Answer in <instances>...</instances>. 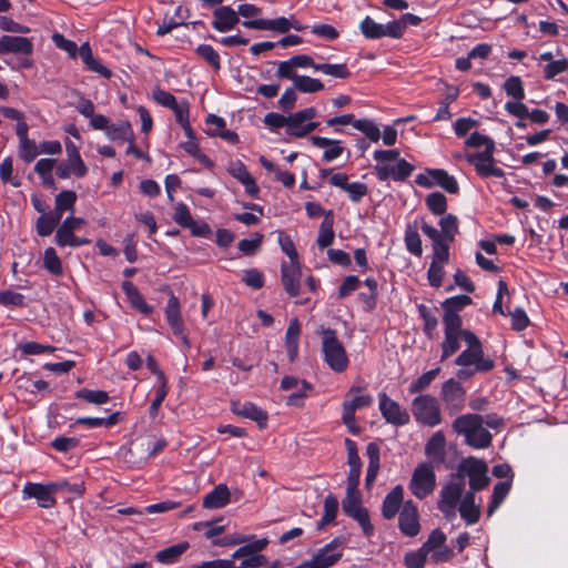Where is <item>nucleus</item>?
<instances>
[{"label": "nucleus", "mask_w": 568, "mask_h": 568, "mask_svg": "<svg viewBox=\"0 0 568 568\" xmlns=\"http://www.w3.org/2000/svg\"><path fill=\"white\" fill-rule=\"evenodd\" d=\"M439 372L440 368L436 367L424 373L422 376H419L415 382L410 384L409 393L416 394L426 389L430 385V383L436 378Z\"/></svg>", "instance_id": "58"}, {"label": "nucleus", "mask_w": 568, "mask_h": 568, "mask_svg": "<svg viewBox=\"0 0 568 568\" xmlns=\"http://www.w3.org/2000/svg\"><path fill=\"white\" fill-rule=\"evenodd\" d=\"M438 224L440 226V231L427 222L422 221L420 230L432 241V245H436L438 243L440 246L449 250V243H452L458 234V219L453 214H444L442 215Z\"/></svg>", "instance_id": "7"}, {"label": "nucleus", "mask_w": 568, "mask_h": 568, "mask_svg": "<svg viewBox=\"0 0 568 568\" xmlns=\"http://www.w3.org/2000/svg\"><path fill=\"white\" fill-rule=\"evenodd\" d=\"M187 549L189 542L183 541L158 551L155 559L161 564L170 565L175 562Z\"/></svg>", "instance_id": "40"}, {"label": "nucleus", "mask_w": 568, "mask_h": 568, "mask_svg": "<svg viewBox=\"0 0 568 568\" xmlns=\"http://www.w3.org/2000/svg\"><path fill=\"white\" fill-rule=\"evenodd\" d=\"M412 414L416 422L424 426L435 427L443 422L438 399L429 394L419 395L413 399Z\"/></svg>", "instance_id": "6"}, {"label": "nucleus", "mask_w": 568, "mask_h": 568, "mask_svg": "<svg viewBox=\"0 0 568 568\" xmlns=\"http://www.w3.org/2000/svg\"><path fill=\"white\" fill-rule=\"evenodd\" d=\"M243 26L248 29H255V30H273L281 33L287 32L292 23L290 20L285 17H281L274 20L268 19H256V20H248L243 21Z\"/></svg>", "instance_id": "29"}, {"label": "nucleus", "mask_w": 568, "mask_h": 568, "mask_svg": "<svg viewBox=\"0 0 568 568\" xmlns=\"http://www.w3.org/2000/svg\"><path fill=\"white\" fill-rule=\"evenodd\" d=\"M60 219L52 212L43 213L37 219L36 230L40 236H49L59 224Z\"/></svg>", "instance_id": "45"}, {"label": "nucleus", "mask_w": 568, "mask_h": 568, "mask_svg": "<svg viewBox=\"0 0 568 568\" xmlns=\"http://www.w3.org/2000/svg\"><path fill=\"white\" fill-rule=\"evenodd\" d=\"M282 283L285 292L290 296H298L301 291V266L297 262H283L282 267Z\"/></svg>", "instance_id": "22"}, {"label": "nucleus", "mask_w": 568, "mask_h": 568, "mask_svg": "<svg viewBox=\"0 0 568 568\" xmlns=\"http://www.w3.org/2000/svg\"><path fill=\"white\" fill-rule=\"evenodd\" d=\"M322 349L324 359L331 369L342 373L347 368L348 357L346 351L337 339L334 329L326 328L322 331Z\"/></svg>", "instance_id": "5"}, {"label": "nucleus", "mask_w": 568, "mask_h": 568, "mask_svg": "<svg viewBox=\"0 0 568 568\" xmlns=\"http://www.w3.org/2000/svg\"><path fill=\"white\" fill-rule=\"evenodd\" d=\"M281 388L283 390H292V394L286 398V404L288 406L301 407L313 386L304 379L285 376L281 382Z\"/></svg>", "instance_id": "17"}, {"label": "nucleus", "mask_w": 568, "mask_h": 568, "mask_svg": "<svg viewBox=\"0 0 568 568\" xmlns=\"http://www.w3.org/2000/svg\"><path fill=\"white\" fill-rule=\"evenodd\" d=\"M427 209L434 214L442 216L447 210V199L443 193L433 192L425 199Z\"/></svg>", "instance_id": "50"}, {"label": "nucleus", "mask_w": 568, "mask_h": 568, "mask_svg": "<svg viewBox=\"0 0 568 568\" xmlns=\"http://www.w3.org/2000/svg\"><path fill=\"white\" fill-rule=\"evenodd\" d=\"M43 267L54 276L63 274L62 262L53 247H47L43 254Z\"/></svg>", "instance_id": "46"}, {"label": "nucleus", "mask_w": 568, "mask_h": 568, "mask_svg": "<svg viewBox=\"0 0 568 568\" xmlns=\"http://www.w3.org/2000/svg\"><path fill=\"white\" fill-rule=\"evenodd\" d=\"M54 486L50 484L27 483L22 489L24 499L34 498L41 508H52L57 504Z\"/></svg>", "instance_id": "16"}, {"label": "nucleus", "mask_w": 568, "mask_h": 568, "mask_svg": "<svg viewBox=\"0 0 568 568\" xmlns=\"http://www.w3.org/2000/svg\"><path fill=\"white\" fill-rule=\"evenodd\" d=\"M268 542L270 541L267 538L256 539L255 536H253V539L242 544L243 546H241L232 554L231 559L234 561L235 559H246L251 556L261 555L260 552L266 548Z\"/></svg>", "instance_id": "35"}, {"label": "nucleus", "mask_w": 568, "mask_h": 568, "mask_svg": "<svg viewBox=\"0 0 568 568\" xmlns=\"http://www.w3.org/2000/svg\"><path fill=\"white\" fill-rule=\"evenodd\" d=\"M566 71L568 72V59L562 58L559 60L550 61V63H547L544 67V78L546 80H552Z\"/></svg>", "instance_id": "60"}, {"label": "nucleus", "mask_w": 568, "mask_h": 568, "mask_svg": "<svg viewBox=\"0 0 568 568\" xmlns=\"http://www.w3.org/2000/svg\"><path fill=\"white\" fill-rule=\"evenodd\" d=\"M316 116L314 108H306L288 115L287 134L295 138H303L313 132L320 125L313 121Z\"/></svg>", "instance_id": "12"}, {"label": "nucleus", "mask_w": 568, "mask_h": 568, "mask_svg": "<svg viewBox=\"0 0 568 568\" xmlns=\"http://www.w3.org/2000/svg\"><path fill=\"white\" fill-rule=\"evenodd\" d=\"M119 422V413L111 414L109 417H79L75 420L78 425H85L90 428L113 426Z\"/></svg>", "instance_id": "52"}, {"label": "nucleus", "mask_w": 568, "mask_h": 568, "mask_svg": "<svg viewBox=\"0 0 568 568\" xmlns=\"http://www.w3.org/2000/svg\"><path fill=\"white\" fill-rule=\"evenodd\" d=\"M510 480L500 481L494 486L491 501L489 503L487 508L488 516H491L497 510V508L503 504V501L505 500L510 490Z\"/></svg>", "instance_id": "43"}, {"label": "nucleus", "mask_w": 568, "mask_h": 568, "mask_svg": "<svg viewBox=\"0 0 568 568\" xmlns=\"http://www.w3.org/2000/svg\"><path fill=\"white\" fill-rule=\"evenodd\" d=\"M413 171L414 166L404 159L398 160L394 165L377 164L375 166L376 175L381 181H386L388 179H393L394 181H404Z\"/></svg>", "instance_id": "23"}, {"label": "nucleus", "mask_w": 568, "mask_h": 568, "mask_svg": "<svg viewBox=\"0 0 568 568\" xmlns=\"http://www.w3.org/2000/svg\"><path fill=\"white\" fill-rule=\"evenodd\" d=\"M314 70L322 72L324 74L331 75L333 78L338 79H347L351 75V72L346 64H329V63H318L314 65Z\"/></svg>", "instance_id": "51"}, {"label": "nucleus", "mask_w": 568, "mask_h": 568, "mask_svg": "<svg viewBox=\"0 0 568 568\" xmlns=\"http://www.w3.org/2000/svg\"><path fill=\"white\" fill-rule=\"evenodd\" d=\"M398 527L402 534L408 537H415L420 531L417 506L407 500L403 504V508L398 517Z\"/></svg>", "instance_id": "19"}, {"label": "nucleus", "mask_w": 568, "mask_h": 568, "mask_svg": "<svg viewBox=\"0 0 568 568\" xmlns=\"http://www.w3.org/2000/svg\"><path fill=\"white\" fill-rule=\"evenodd\" d=\"M77 397L93 404H104L109 400V395L104 390L81 389L77 393Z\"/></svg>", "instance_id": "64"}, {"label": "nucleus", "mask_w": 568, "mask_h": 568, "mask_svg": "<svg viewBox=\"0 0 568 568\" xmlns=\"http://www.w3.org/2000/svg\"><path fill=\"white\" fill-rule=\"evenodd\" d=\"M0 305L6 307H21L24 305V296L10 290L0 291Z\"/></svg>", "instance_id": "63"}, {"label": "nucleus", "mask_w": 568, "mask_h": 568, "mask_svg": "<svg viewBox=\"0 0 568 568\" xmlns=\"http://www.w3.org/2000/svg\"><path fill=\"white\" fill-rule=\"evenodd\" d=\"M231 494L225 485L216 486L203 499V507L207 509H217L230 503Z\"/></svg>", "instance_id": "34"}, {"label": "nucleus", "mask_w": 568, "mask_h": 568, "mask_svg": "<svg viewBox=\"0 0 568 568\" xmlns=\"http://www.w3.org/2000/svg\"><path fill=\"white\" fill-rule=\"evenodd\" d=\"M333 240H334L333 217H332V211H329L326 214L325 220L321 224L318 237H317V245L321 248H325L333 243Z\"/></svg>", "instance_id": "47"}, {"label": "nucleus", "mask_w": 568, "mask_h": 568, "mask_svg": "<svg viewBox=\"0 0 568 568\" xmlns=\"http://www.w3.org/2000/svg\"><path fill=\"white\" fill-rule=\"evenodd\" d=\"M444 339L440 344L442 356L440 362L446 361L460 348V341L466 343V334H474L469 329H463V321L460 316L454 314H444Z\"/></svg>", "instance_id": "4"}, {"label": "nucleus", "mask_w": 568, "mask_h": 568, "mask_svg": "<svg viewBox=\"0 0 568 568\" xmlns=\"http://www.w3.org/2000/svg\"><path fill=\"white\" fill-rule=\"evenodd\" d=\"M446 439L442 432L432 435L425 446V454L434 460L442 462L445 456Z\"/></svg>", "instance_id": "39"}, {"label": "nucleus", "mask_w": 568, "mask_h": 568, "mask_svg": "<svg viewBox=\"0 0 568 568\" xmlns=\"http://www.w3.org/2000/svg\"><path fill=\"white\" fill-rule=\"evenodd\" d=\"M433 256L427 272V278L433 287H440L444 280V266L449 261V251L447 247L440 246L438 243L432 245Z\"/></svg>", "instance_id": "15"}, {"label": "nucleus", "mask_w": 568, "mask_h": 568, "mask_svg": "<svg viewBox=\"0 0 568 568\" xmlns=\"http://www.w3.org/2000/svg\"><path fill=\"white\" fill-rule=\"evenodd\" d=\"M415 182L417 185L427 189L438 185L450 194H456L459 191L457 180L443 169L426 170V172L416 176Z\"/></svg>", "instance_id": "11"}, {"label": "nucleus", "mask_w": 568, "mask_h": 568, "mask_svg": "<svg viewBox=\"0 0 568 568\" xmlns=\"http://www.w3.org/2000/svg\"><path fill=\"white\" fill-rule=\"evenodd\" d=\"M343 511L356 520L364 535L371 537L374 534V526L371 523L368 510L362 506L361 497L357 491L346 490V497L342 501Z\"/></svg>", "instance_id": "10"}, {"label": "nucleus", "mask_w": 568, "mask_h": 568, "mask_svg": "<svg viewBox=\"0 0 568 568\" xmlns=\"http://www.w3.org/2000/svg\"><path fill=\"white\" fill-rule=\"evenodd\" d=\"M404 489L400 485L395 486L384 498L382 515L385 519H393L399 511L403 504Z\"/></svg>", "instance_id": "28"}, {"label": "nucleus", "mask_w": 568, "mask_h": 568, "mask_svg": "<svg viewBox=\"0 0 568 568\" xmlns=\"http://www.w3.org/2000/svg\"><path fill=\"white\" fill-rule=\"evenodd\" d=\"M106 136L110 140H131L132 139V129L129 122L123 121L119 124L109 125L105 131Z\"/></svg>", "instance_id": "54"}, {"label": "nucleus", "mask_w": 568, "mask_h": 568, "mask_svg": "<svg viewBox=\"0 0 568 568\" xmlns=\"http://www.w3.org/2000/svg\"><path fill=\"white\" fill-rule=\"evenodd\" d=\"M294 88L304 93H315L324 89V84L318 80L307 75H300L295 79Z\"/></svg>", "instance_id": "53"}, {"label": "nucleus", "mask_w": 568, "mask_h": 568, "mask_svg": "<svg viewBox=\"0 0 568 568\" xmlns=\"http://www.w3.org/2000/svg\"><path fill=\"white\" fill-rule=\"evenodd\" d=\"M470 304H471V298L468 295H457V296L449 297L443 303V307L445 311L444 314L452 313L455 316H459L458 312Z\"/></svg>", "instance_id": "55"}, {"label": "nucleus", "mask_w": 568, "mask_h": 568, "mask_svg": "<svg viewBox=\"0 0 568 568\" xmlns=\"http://www.w3.org/2000/svg\"><path fill=\"white\" fill-rule=\"evenodd\" d=\"M459 514L462 518L468 524L474 525L480 517V506L475 501V493L467 491L459 505Z\"/></svg>", "instance_id": "32"}, {"label": "nucleus", "mask_w": 568, "mask_h": 568, "mask_svg": "<svg viewBox=\"0 0 568 568\" xmlns=\"http://www.w3.org/2000/svg\"><path fill=\"white\" fill-rule=\"evenodd\" d=\"M436 487V475L434 467L429 463L419 464L413 471L408 488L412 494L424 499L430 495Z\"/></svg>", "instance_id": "8"}, {"label": "nucleus", "mask_w": 568, "mask_h": 568, "mask_svg": "<svg viewBox=\"0 0 568 568\" xmlns=\"http://www.w3.org/2000/svg\"><path fill=\"white\" fill-rule=\"evenodd\" d=\"M240 19L237 12L229 6H222L214 10L212 27L219 32L232 30Z\"/></svg>", "instance_id": "26"}, {"label": "nucleus", "mask_w": 568, "mask_h": 568, "mask_svg": "<svg viewBox=\"0 0 568 568\" xmlns=\"http://www.w3.org/2000/svg\"><path fill=\"white\" fill-rule=\"evenodd\" d=\"M364 387L359 385H352L345 395L343 402V410L355 413L357 409L369 407L374 398L369 394L363 393Z\"/></svg>", "instance_id": "24"}, {"label": "nucleus", "mask_w": 568, "mask_h": 568, "mask_svg": "<svg viewBox=\"0 0 568 568\" xmlns=\"http://www.w3.org/2000/svg\"><path fill=\"white\" fill-rule=\"evenodd\" d=\"M427 552L423 547L405 555L404 562L407 568H423L427 559Z\"/></svg>", "instance_id": "62"}, {"label": "nucleus", "mask_w": 568, "mask_h": 568, "mask_svg": "<svg viewBox=\"0 0 568 568\" xmlns=\"http://www.w3.org/2000/svg\"><path fill=\"white\" fill-rule=\"evenodd\" d=\"M504 90L507 93V95L514 98L515 100L525 99V90L523 81L519 77H509L504 83Z\"/></svg>", "instance_id": "57"}, {"label": "nucleus", "mask_w": 568, "mask_h": 568, "mask_svg": "<svg viewBox=\"0 0 568 568\" xmlns=\"http://www.w3.org/2000/svg\"><path fill=\"white\" fill-rule=\"evenodd\" d=\"M195 51L203 60H205L215 70H219L221 68L220 55L212 45L200 44Z\"/></svg>", "instance_id": "61"}, {"label": "nucleus", "mask_w": 568, "mask_h": 568, "mask_svg": "<svg viewBox=\"0 0 568 568\" xmlns=\"http://www.w3.org/2000/svg\"><path fill=\"white\" fill-rule=\"evenodd\" d=\"M353 126L363 132L371 141L377 142L381 139L378 126L371 120H356Z\"/></svg>", "instance_id": "59"}, {"label": "nucleus", "mask_w": 568, "mask_h": 568, "mask_svg": "<svg viewBox=\"0 0 568 568\" xmlns=\"http://www.w3.org/2000/svg\"><path fill=\"white\" fill-rule=\"evenodd\" d=\"M122 288H123L130 304L134 308L139 310L143 314H150L153 311L152 306H150L144 301L143 296L141 295V293L139 292V290L135 287V285L132 282H130V281L123 282Z\"/></svg>", "instance_id": "37"}, {"label": "nucleus", "mask_w": 568, "mask_h": 568, "mask_svg": "<svg viewBox=\"0 0 568 568\" xmlns=\"http://www.w3.org/2000/svg\"><path fill=\"white\" fill-rule=\"evenodd\" d=\"M466 345L467 347L455 359V364L459 367L456 373L459 381L494 369L495 362L485 356L483 344L475 334H466Z\"/></svg>", "instance_id": "2"}, {"label": "nucleus", "mask_w": 568, "mask_h": 568, "mask_svg": "<svg viewBox=\"0 0 568 568\" xmlns=\"http://www.w3.org/2000/svg\"><path fill=\"white\" fill-rule=\"evenodd\" d=\"M455 433L464 436L465 443L476 449H485L491 445L493 436L484 427V416L464 414L455 418L452 425Z\"/></svg>", "instance_id": "3"}, {"label": "nucleus", "mask_w": 568, "mask_h": 568, "mask_svg": "<svg viewBox=\"0 0 568 568\" xmlns=\"http://www.w3.org/2000/svg\"><path fill=\"white\" fill-rule=\"evenodd\" d=\"M65 151H67V163L71 166V169L73 171V175L77 178H83L88 172V168L84 164V162L82 161L77 145L72 141L67 140Z\"/></svg>", "instance_id": "36"}, {"label": "nucleus", "mask_w": 568, "mask_h": 568, "mask_svg": "<svg viewBox=\"0 0 568 568\" xmlns=\"http://www.w3.org/2000/svg\"><path fill=\"white\" fill-rule=\"evenodd\" d=\"M268 564L264 555L251 556L244 559L240 566H235L232 559H215L209 561L210 568H258Z\"/></svg>", "instance_id": "31"}, {"label": "nucleus", "mask_w": 568, "mask_h": 568, "mask_svg": "<svg viewBox=\"0 0 568 568\" xmlns=\"http://www.w3.org/2000/svg\"><path fill=\"white\" fill-rule=\"evenodd\" d=\"M74 232L68 230L62 224L59 226L55 233V243L60 247L71 246L79 247L89 243V240L78 237L73 234Z\"/></svg>", "instance_id": "41"}, {"label": "nucleus", "mask_w": 568, "mask_h": 568, "mask_svg": "<svg viewBox=\"0 0 568 568\" xmlns=\"http://www.w3.org/2000/svg\"><path fill=\"white\" fill-rule=\"evenodd\" d=\"M33 52L31 39L20 36H3V54L20 53L30 55Z\"/></svg>", "instance_id": "30"}, {"label": "nucleus", "mask_w": 568, "mask_h": 568, "mask_svg": "<svg viewBox=\"0 0 568 568\" xmlns=\"http://www.w3.org/2000/svg\"><path fill=\"white\" fill-rule=\"evenodd\" d=\"M359 30L366 39L376 40L385 37L384 24L377 23L367 16L361 23Z\"/></svg>", "instance_id": "48"}, {"label": "nucleus", "mask_w": 568, "mask_h": 568, "mask_svg": "<svg viewBox=\"0 0 568 568\" xmlns=\"http://www.w3.org/2000/svg\"><path fill=\"white\" fill-rule=\"evenodd\" d=\"M339 541L334 539L323 548H321L311 560L305 561L311 568H328L335 565L342 557Z\"/></svg>", "instance_id": "21"}, {"label": "nucleus", "mask_w": 568, "mask_h": 568, "mask_svg": "<svg viewBox=\"0 0 568 568\" xmlns=\"http://www.w3.org/2000/svg\"><path fill=\"white\" fill-rule=\"evenodd\" d=\"M445 541L446 535L440 529H434L422 547L427 554L432 552L435 562H444L453 556L452 550L445 547Z\"/></svg>", "instance_id": "20"}, {"label": "nucleus", "mask_w": 568, "mask_h": 568, "mask_svg": "<svg viewBox=\"0 0 568 568\" xmlns=\"http://www.w3.org/2000/svg\"><path fill=\"white\" fill-rule=\"evenodd\" d=\"M165 320L174 335L184 332V321L181 314V304L179 298L171 294L164 308Z\"/></svg>", "instance_id": "25"}, {"label": "nucleus", "mask_w": 568, "mask_h": 568, "mask_svg": "<svg viewBox=\"0 0 568 568\" xmlns=\"http://www.w3.org/2000/svg\"><path fill=\"white\" fill-rule=\"evenodd\" d=\"M378 407L382 416L389 424L402 426L409 422V414L400 405L389 398L385 393L379 394Z\"/></svg>", "instance_id": "18"}, {"label": "nucleus", "mask_w": 568, "mask_h": 568, "mask_svg": "<svg viewBox=\"0 0 568 568\" xmlns=\"http://www.w3.org/2000/svg\"><path fill=\"white\" fill-rule=\"evenodd\" d=\"M465 483L463 479L450 481L442 488L437 506L446 518H452L456 515V508L458 503L462 501Z\"/></svg>", "instance_id": "13"}, {"label": "nucleus", "mask_w": 568, "mask_h": 568, "mask_svg": "<svg viewBox=\"0 0 568 568\" xmlns=\"http://www.w3.org/2000/svg\"><path fill=\"white\" fill-rule=\"evenodd\" d=\"M439 397L445 412L449 416H455L465 408L466 390L460 382L455 378H449L443 383Z\"/></svg>", "instance_id": "9"}, {"label": "nucleus", "mask_w": 568, "mask_h": 568, "mask_svg": "<svg viewBox=\"0 0 568 568\" xmlns=\"http://www.w3.org/2000/svg\"><path fill=\"white\" fill-rule=\"evenodd\" d=\"M406 248L409 253L416 256H422L423 254V246H422V240L417 232L416 227H413L408 225L405 230V236H404Z\"/></svg>", "instance_id": "49"}, {"label": "nucleus", "mask_w": 568, "mask_h": 568, "mask_svg": "<svg viewBox=\"0 0 568 568\" xmlns=\"http://www.w3.org/2000/svg\"><path fill=\"white\" fill-rule=\"evenodd\" d=\"M77 201V194L74 191H62L55 196V207L52 212L55 216L61 220L65 211H73Z\"/></svg>", "instance_id": "42"}, {"label": "nucleus", "mask_w": 568, "mask_h": 568, "mask_svg": "<svg viewBox=\"0 0 568 568\" xmlns=\"http://www.w3.org/2000/svg\"><path fill=\"white\" fill-rule=\"evenodd\" d=\"M460 471L469 478V491H477L486 488L490 481L488 477L487 464L480 459L470 457L466 459L462 466Z\"/></svg>", "instance_id": "14"}, {"label": "nucleus", "mask_w": 568, "mask_h": 568, "mask_svg": "<svg viewBox=\"0 0 568 568\" xmlns=\"http://www.w3.org/2000/svg\"><path fill=\"white\" fill-rule=\"evenodd\" d=\"M231 410L240 416L250 418L258 424L260 427H265L267 423V414L258 406L251 402L240 403L232 402Z\"/></svg>", "instance_id": "27"}, {"label": "nucleus", "mask_w": 568, "mask_h": 568, "mask_svg": "<svg viewBox=\"0 0 568 568\" xmlns=\"http://www.w3.org/2000/svg\"><path fill=\"white\" fill-rule=\"evenodd\" d=\"M19 156L26 163H31L39 155V146L31 140L19 141L18 148Z\"/></svg>", "instance_id": "56"}, {"label": "nucleus", "mask_w": 568, "mask_h": 568, "mask_svg": "<svg viewBox=\"0 0 568 568\" xmlns=\"http://www.w3.org/2000/svg\"><path fill=\"white\" fill-rule=\"evenodd\" d=\"M79 55L81 57L83 63L90 71L99 73L105 79H110L112 77L111 70L104 67L101 60L93 57L91 48L88 42L83 43L79 48Z\"/></svg>", "instance_id": "33"}, {"label": "nucleus", "mask_w": 568, "mask_h": 568, "mask_svg": "<svg viewBox=\"0 0 568 568\" xmlns=\"http://www.w3.org/2000/svg\"><path fill=\"white\" fill-rule=\"evenodd\" d=\"M366 455L368 457V467L366 473L365 483L366 486L369 487L373 485L374 480L379 470V447L376 443H369L366 447Z\"/></svg>", "instance_id": "38"}, {"label": "nucleus", "mask_w": 568, "mask_h": 568, "mask_svg": "<svg viewBox=\"0 0 568 568\" xmlns=\"http://www.w3.org/2000/svg\"><path fill=\"white\" fill-rule=\"evenodd\" d=\"M465 146L475 149L485 148L483 152L467 153L465 156L466 161L474 166L477 175L481 179H501L505 176V171L497 165L494 159L496 144L493 139L479 132H474L465 141Z\"/></svg>", "instance_id": "1"}, {"label": "nucleus", "mask_w": 568, "mask_h": 568, "mask_svg": "<svg viewBox=\"0 0 568 568\" xmlns=\"http://www.w3.org/2000/svg\"><path fill=\"white\" fill-rule=\"evenodd\" d=\"M338 511V500L334 495L326 496L324 500V514L317 524V529L321 530L325 526L335 523Z\"/></svg>", "instance_id": "44"}]
</instances>
